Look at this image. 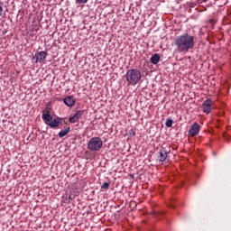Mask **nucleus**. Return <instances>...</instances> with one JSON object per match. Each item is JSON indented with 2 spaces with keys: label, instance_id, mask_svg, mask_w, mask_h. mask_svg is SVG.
Returning a JSON list of instances; mask_svg holds the SVG:
<instances>
[{
  "label": "nucleus",
  "instance_id": "nucleus-1",
  "mask_svg": "<svg viewBox=\"0 0 231 231\" xmlns=\"http://www.w3.org/2000/svg\"><path fill=\"white\" fill-rule=\"evenodd\" d=\"M196 42H194V36L189 33H183L175 39L174 45L177 48L179 53H187L189 50H192Z\"/></svg>",
  "mask_w": 231,
  "mask_h": 231
},
{
  "label": "nucleus",
  "instance_id": "nucleus-2",
  "mask_svg": "<svg viewBox=\"0 0 231 231\" xmlns=\"http://www.w3.org/2000/svg\"><path fill=\"white\" fill-rule=\"evenodd\" d=\"M126 81L129 86H136L142 80V72L138 69H128L125 74Z\"/></svg>",
  "mask_w": 231,
  "mask_h": 231
},
{
  "label": "nucleus",
  "instance_id": "nucleus-3",
  "mask_svg": "<svg viewBox=\"0 0 231 231\" xmlns=\"http://www.w3.org/2000/svg\"><path fill=\"white\" fill-rule=\"evenodd\" d=\"M102 145H104V142H102L100 137H92L88 142V149L92 152L100 151V149H102Z\"/></svg>",
  "mask_w": 231,
  "mask_h": 231
},
{
  "label": "nucleus",
  "instance_id": "nucleus-4",
  "mask_svg": "<svg viewBox=\"0 0 231 231\" xmlns=\"http://www.w3.org/2000/svg\"><path fill=\"white\" fill-rule=\"evenodd\" d=\"M214 109V101L212 99H207L202 104V111L208 115Z\"/></svg>",
  "mask_w": 231,
  "mask_h": 231
},
{
  "label": "nucleus",
  "instance_id": "nucleus-5",
  "mask_svg": "<svg viewBox=\"0 0 231 231\" xmlns=\"http://www.w3.org/2000/svg\"><path fill=\"white\" fill-rule=\"evenodd\" d=\"M47 56H48V52L42 51L36 52L33 55L32 59H35L36 64L37 63L42 64V62H44V60H46Z\"/></svg>",
  "mask_w": 231,
  "mask_h": 231
},
{
  "label": "nucleus",
  "instance_id": "nucleus-6",
  "mask_svg": "<svg viewBox=\"0 0 231 231\" xmlns=\"http://www.w3.org/2000/svg\"><path fill=\"white\" fill-rule=\"evenodd\" d=\"M199 131H201V126L198 123H194L188 132L189 136L194 138V136H198V134H199Z\"/></svg>",
  "mask_w": 231,
  "mask_h": 231
},
{
  "label": "nucleus",
  "instance_id": "nucleus-7",
  "mask_svg": "<svg viewBox=\"0 0 231 231\" xmlns=\"http://www.w3.org/2000/svg\"><path fill=\"white\" fill-rule=\"evenodd\" d=\"M169 153H170V152H167V150H165V148L161 149L159 152V156H158L159 162H162V163H163V162L165 163L169 162V160H170Z\"/></svg>",
  "mask_w": 231,
  "mask_h": 231
},
{
  "label": "nucleus",
  "instance_id": "nucleus-8",
  "mask_svg": "<svg viewBox=\"0 0 231 231\" xmlns=\"http://www.w3.org/2000/svg\"><path fill=\"white\" fill-rule=\"evenodd\" d=\"M82 115H84V110L77 111L73 116L69 117V123L76 124V122H79L82 118Z\"/></svg>",
  "mask_w": 231,
  "mask_h": 231
},
{
  "label": "nucleus",
  "instance_id": "nucleus-9",
  "mask_svg": "<svg viewBox=\"0 0 231 231\" xmlns=\"http://www.w3.org/2000/svg\"><path fill=\"white\" fill-rule=\"evenodd\" d=\"M46 125L51 127V129H55V127H59L60 124H62V118L58 117L57 119L51 120L50 123L45 122Z\"/></svg>",
  "mask_w": 231,
  "mask_h": 231
},
{
  "label": "nucleus",
  "instance_id": "nucleus-10",
  "mask_svg": "<svg viewBox=\"0 0 231 231\" xmlns=\"http://www.w3.org/2000/svg\"><path fill=\"white\" fill-rule=\"evenodd\" d=\"M63 102L69 107H73V106H75V103L77 102V100L72 96H69L63 99Z\"/></svg>",
  "mask_w": 231,
  "mask_h": 231
},
{
  "label": "nucleus",
  "instance_id": "nucleus-11",
  "mask_svg": "<svg viewBox=\"0 0 231 231\" xmlns=\"http://www.w3.org/2000/svg\"><path fill=\"white\" fill-rule=\"evenodd\" d=\"M150 62L154 65L158 64V62H160V54H153L150 59Z\"/></svg>",
  "mask_w": 231,
  "mask_h": 231
},
{
  "label": "nucleus",
  "instance_id": "nucleus-12",
  "mask_svg": "<svg viewBox=\"0 0 231 231\" xmlns=\"http://www.w3.org/2000/svg\"><path fill=\"white\" fill-rule=\"evenodd\" d=\"M42 118L44 122H48V124H50L51 120H53V116H51V115L47 113H43L42 116Z\"/></svg>",
  "mask_w": 231,
  "mask_h": 231
},
{
  "label": "nucleus",
  "instance_id": "nucleus-13",
  "mask_svg": "<svg viewBox=\"0 0 231 231\" xmlns=\"http://www.w3.org/2000/svg\"><path fill=\"white\" fill-rule=\"evenodd\" d=\"M69 127H67L66 129L61 130L58 136H60V138H64V136H66L68 134V133H69Z\"/></svg>",
  "mask_w": 231,
  "mask_h": 231
},
{
  "label": "nucleus",
  "instance_id": "nucleus-14",
  "mask_svg": "<svg viewBox=\"0 0 231 231\" xmlns=\"http://www.w3.org/2000/svg\"><path fill=\"white\" fill-rule=\"evenodd\" d=\"M165 125L166 127H172V119H167Z\"/></svg>",
  "mask_w": 231,
  "mask_h": 231
},
{
  "label": "nucleus",
  "instance_id": "nucleus-15",
  "mask_svg": "<svg viewBox=\"0 0 231 231\" xmlns=\"http://www.w3.org/2000/svg\"><path fill=\"white\" fill-rule=\"evenodd\" d=\"M101 189H104L105 190H107V189H109V183L108 182H104L101 185Z\"/></svg>",
  "mask_w": 231,
  "mask_h": 231
},
{
  "label": "nucleus",
  "instance_id": "nucleus-16",
  "mask_svg": "<svg viewBox=\"0 0 231 231\" xmlns=\"http://www.w3.org/2000/svg\"><path fill=\"white\" fill-rule=\"evenodd\" d=\"M88 0H76V5H86Z\"/></svg>",
  "mask_w": 231,
  "mask_h": 231
},
{
  "label": "nucleus",
  "instance_id": "nucleus-17",
  "mask_svg": "<svg viewBox=\"0 0 231 231\" xmlns=\"http://www.w3.org/2000/svg\"><path fill=\"white\" fill-rule=\"evenodd\" d=\"M3 15V7L0 5V17Z\"/></svg>",
  "mask_w": 231,
  "mask_h": 231
},
{
  "label": "nucleus",
  "instance_id": "nucleus-18",
  "mask_svg": "<svg viewBox=\"0 0 231 231\" xmlns=\"http://www.w3.org/2000/svg\"><path fill=\"white\" fill-rule=\"evenodd\" d=\"M207 1H208V0H202L203 3H207Z\"/></svg>",
  "mask_w": 231,
  "mask_h": 231
},
{
  "label": "nucleus",
  "instance_id": "nucleus-19",
  "mask_svg": "<svg viewBox=\"0 0 231 231\" xmlns=\"http://www.w3.org/2000/svg\"><path fill=\"white\" fill-rule=\"evenodd\" d=\"M172 207V208H174V206H171Z\"/></svg>",
  "mask_w": 231,
  "mask_h": 231
}]
</instances>
